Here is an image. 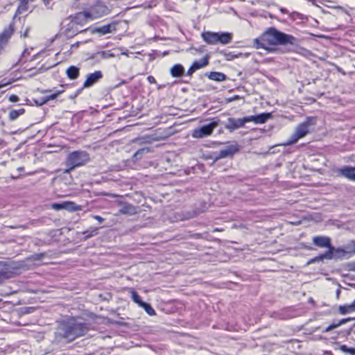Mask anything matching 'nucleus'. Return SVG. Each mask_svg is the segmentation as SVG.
Wrapping results in <instances>:
<instances>
[{"label": "nucleus", "instance_id": "obj_17", "mask_svg": "<svg viewBox=\"0 0 355 355\" xmlns=\"http://www.w3.org/2000/svg\"><path fill=\"white\" fill-rule=\"evenodd\" d=\"M239 148L237 146H230L226 148L221 150L218 154L215 157V161L222 158L232 157L236 153L239 152Z\"/></svg>", "mask_w": 355, "mask_h": 355}, {"label": "nucleus", "instance_id": "obj_32", "mask_svg": "<svg viewBox=\"0 0 355 355\" xmlns=\"http://www.w3.org/2000/svg\"><path fill=\"white\" fill-rule=\"evenodd\" d=\"M340 349L345 353L355 355V348L348 347L347 345H343L340 347Z\"/></svg>", "mask_w": 355, "mask_h": 355}, {"label": "nucleus", "instance_id": "obj_15", "mask_svg": "<svg viewBox=\"0 0 355 355\" xmlns=\"http://www.w3.org/2000/svg\"><path fill=\"white\" fill-rule=\"evenodd\" d=\"M102 78L103 73L99 70L95 71L94 73L88 74L85 81L83 83V87L87 88L92 86Z\"/></svg>", "mask_w": 355, "mask_h": 355}, {"label": "nucleus", "instance_id": "obj_33", "mask_svg": "<svg viewBox=\"0 0 355 355\" xmlns=\"http://www.w3.org/2000/svg\"><path fill=\"white\" fill-rule=\"evenodd\" d=\"M24 112V109H21L19 110H12L10 112V118L12 120L17 119L19 115Z\"/></svg>", "mask_w": 355, "mask_h": 355}, {"label": "nucleus", "instance_id": "obj_25", "mask_svg": "<svg viewBox=\"0 0 355 355\" xmlns=\"http://www.w3.org/2000/svg\"><path fill=\"white\" fill-rule=\"evenodd\" d=\"M207 77L209 79L217 82H223L227 79V76L219 71H211L207 75Z\"/></svg>", "mask_w": 355, "mask_h": 355}, {"label": "nucleus", "instance_id": "obj_42", "mask_svg": "<svg viewBox=\"0 0 355 355\" xmlns=\"http://www.w3.org/2000/svg\"><path fill=\"white\" fill-rule=\"evenodd\" d=\"M5 47L3 46H2V44H0V54L2 53V52L3 51Z\"/></svg>", "mask_w": 355, "mask_h": 355}, {"label": "nucleus", "instance_id": "obj_2", "mask_svg": "<svg viewBox=\"0 0 355 355\" xmlns=\"http://www.w3.org/2000/svg\"><path fill=\"white\" fill-rule=\"evenodd\" d=\"M89 329L87 323L80 322L76 317H69L60 321L58 327V336L67 342L85 336Z\"/></svg>", "mask_w": 355, "mask_h": 355}, {"label": "nucleus", "instance_id": "obj_41", "mask_svg": "<svg viewBox=\"0 0 355 355\" xmlns=\"http://www.w3.org/2000/svg\"><path fill=\"white\" fill-rule=\"evenodd\" d=\"M148 81L150 83H155V79L153 76H148Z\"/></svg>", "mask_w": 355, "mask_h": 355}, {"label": "nucleus", "instance_id": "obj_39", "mask_svg": "<svg viewBox=\"0 0 355 355\" xmlns=\"http://www.w3.org/2000/svg\"><path fill=\"white\" fill-rule=\"evenodd\" d=\"M93 218L95 220H96L98 222H99L100 223H103L105 220L103 217H101V216H98V215L93 216Z\"/></svg>", "mask_w": 355, "mask_h": 355}, {"label": "nucleus", "instance_id": "obj_43", "mask_svg": "<svg viewBox=\"0 0 355 355\" xmlns=\"http://www.w3.org/2000/svg\"><path fill=\"white\" fill-rule=\"evenodd\" d=\"M166 137V136H160V137H159V138H158V139H165Z\"/></svg>", "mask_w": 355, "mask_h": 355}, {"label": "nucleus", "instance_id": "obj_35", "mask_svg": "<svg viewBox=\"0 0 355 355\" xmlns=\"http://www.w3.org/2000/svg\"><path fill=\"white\" fill-rule=\"evenodd\" d=\"M149 151L148 148H141L139 150H137L135 154L134 155V157L136 159L140 158V155L144 153H148Z\"/></svg>", "mask_w": 355, "mask_h": 355}, {"label": "nucleus", "instance_id": "obj_18", "mask_svg": "<svg viewBox=\"0 0 355 355\" xmlns=\"http://www.w3.org/2000/svg\"><path fill=\"white\" fill-rule=\"evenodd\" d=\"M312 241L313 245L318 248H327L330 246V244H331L330 238L325 236H313Z\"/></svg>", "mask_w": 355, "mask_h": 355}, {"label": "nucleus", "instance_id": "obj_8", "mask_svg": "<svg viewBox=\"0 0 355 355\" xmlns=\"http://www.w3.org/2000/svg\"><path fill=\"white\" fill-rule=\"evenodd\" d=\"M128 290L130 294L132 301L135 303H136L139 307L143 308L150 316L156 315V312L152 306L148 303L143 302L141 297L133 288H128Z\"/></svg>", "mask_w": 355, "mask_h": 355}, {"label": "nucleus", "instance_id": "obj_31", "mask_svg": "<svg viewBox=\"0 0 355 355\" xmlns=\"http://www.w3.org/2000/svg\"><path fill=\"white\" fill-rule=\"evenodd\" d=\"M98 227H94L91 230H87V231L83 232V234L84 235H85V239H89L90 237H92V236L96 235L98 234Z\"/></svg>", "mask_w": 355, "mask_h": 355}, {"label": "nucleus", "instance_id": "obj_40", "mask_svg": "<svg viewBox=\"0 0 355 355\" xmlns=\"http://www.w3.org/2000/svg\"><path fill=\"white\" fill-rule=\"evenodd\" d=\"M60 94V92L58 93H55V94H51L50 96H48L47 99L48 100H53V99H55V98H57L58 95Z\"/></svg>", "mask_w": 355, "mask_h": 355}, {"label": "nucleus", "instance_id": "obj_1", "mask_svg": "<svg viewBox=\"0 0 355 355\" xmlns=\"http://www.w3.org/2000/svg\"><path fill=\"white\" fill-rule=\"evenodd\" d=\"M297 39L292 35L282 33L271 27L263 32L259 37L254 40L257 49H268L276 45H294Z\"/></svg>", "mask_w": 355, "mask_h": 355}, {"label": "nucleus", "instance_id": "obj_26", "mask_svg": "<svg viewBox=\"0 0 355 355\" xmlns=\"http://www.w3.org/2000/svg\"><path fill=\"white\" fill-rule=\"evenodd\" d=\"M184 73V67L180 64L173 65L171 69V74L173 77H181Z\"/></svg>", "mask_w": 355, "mask_h": 355}, {"label": "nucleus", "instance_id": "obj_21", "mask_svg": "<svg viewBox=\"0 0 355 355\" xmlns=\"http://www.w3.org/2000/svg\"><path fill=\"white\" fill-rule=\"evenodd\" d=\"M19 5L16 9L15 17L21 15L28 10V3L34 2L35 0H18Z\"/></svg>", "mask_w": 355, "mask_h": 355}, {"label": "nucleus", "instance_id": "obj_7", "mask_svg": "<svg viewBox=\"0 0 355 355\" xmlns=\"http://www.w3.org/2000/svg\"><path fill=\"white\" fill-rule=\"evenodd\" d=\"M211 123L193 130L192 136L194 138H202L212 134L214 130L218 125L219 120L211 119Z\"/></svg>", "mask_w": 355, "mask_h": 355}, {"label": "nucleus", "instance_id": "obj_6", "mask_svg": "<svg viewBox=\"0 0 355 355\" xmlns=\"http://www.w3.org/2000/svg\"><path fill=\"white\" fill-rule=\"evenodd\" d=\"M89 159L87 153L84 151H73L69 154L66 165L68 168L65 170V173H69L76 167L85 164Z\"/></svg>", "mask_w": 355, "mask_h": 355}, {"label": "nucleus", "instance_id": "obj_10", "mask_svg": "<svg viewBox=\"0 0 355 355\" xmlns=\"http://www.w3.org/2000/svg\"><path fill=\"white\" fill-rule=\"evenodd\" d=\"M119 22L117 21H112L110 24L103 25L101 26L95 27L92 30V33H98L101 35H105L109 33H115L118 30Z\"/></svg>", "mask_w": 355, "mask_h": 355}, {"label": "nucleus", "instance_id": "obj_12", "mask_svg": "<svg viewBox=\"0 0 355 355\" xmlns=\"http://www.w3.org/2000/svg\"><path fill=\"white\" fill-rule=\"evenodd\" d=\"M15 31V21H12L8 27L5 28L1 33H0V44L4 47L7 46L11 37Z\"/></svg>", "mask_w": 355, "mask_h": 355}, {"label": "nucleus", "instance_id": "obj_14", "mask_svg": "<svg viewBox=\"0 0 355 355\" xmlns=\"http://www.w3.org/2000/svg\"><path fill=\"white\" fill-rule=\"evenodd\" d=\"M209 64V56L206 55L200 60L194 61L187 70V75L191 76L197 70L200 69Z\"/></svg>", "mask_w": 355, "mask_h": 355}, {"label": "nucleus", "instance_id": "obj_4", "mask_svg": "<svg viewBox=\"0 0 355 355\" xmlns=\"http://www.w3.org/2000/svg\"><path fill=\"white\" fill-rule=\"evenodd\" d=\"M272 118L271 112H263L257 115H252L243 119L229 118L227 129L232 132L234 130L243 128L246 123L253 122L255 124H263Z\"/></svg>", "mask_w": 355, "mask_h": 355}, {"label": "nucleus", "instance_id": "obj_36", "mask_svg": "<svg viewBox=\"0 0 355 355\" xmlns=\"http://www.w3.org/2000/svg\"><path fill=\"white\" fill-rule=\"evenodd\" d=\"M12 82L4 78L0 81V89L10 85Z\"/></svg>", "mask_w": 355, "mask_h": 355}, {"label": "nucleus", "instance_id": "obj_37", "mask_svg": "<svg viewBox=\"0 0 355 355\" xmlns=\"http://www.w3.org/2000/svg\"><path fill=\"white\" fill-rule=\"evenodd\" d=\"M30 29L31 28L29 27H27V28H26V29L24 31H21L20 32L21 37L26 38V37H28Z\"/></svg>", "mask_w": 355, "mask_h": 355}, {"label": "nucleus", "instance_id": "obj_3", "mask_svg": "<svg viewBox=\"0 0 355 355\" xmlns=\"http://www.w3.org/2000/svg\"><path fill=\"white\" fill-rule=\"evenodd\" d=\"M83 9L92 21L108 15L111 10L102 0H80Z\"/></svg>", "mask_w": 355, "mask_h": 355}, {"label": "nucleus", "instance_id": "obj_22", "mask_svg": "<svg viewBox=\"0 0 355 355\" xmlns=\"http://www.w3.org/2000/svg\"><path fill=\"white\" fill-rule=\"evenodd\" d=\"M66 75L69 79L76 80L80 76V69L74 65H71L67 69Z\"/></svg>", "mask_w": 355, "mask_h": 355}, {"label": "nucleus", "instance_id": "obj_5", "mask_svg": "<svg viewBox=\"0 0 355 355\" xmlns=\"http://www.w3.org/2000/svg\"><path fill=\"white\" fill-rule=\"evenodd\" d=\"M317 122L316 116H308L301 123H300L295 132L290 137L289 139L286 142V146H290L295 144L300 139L304 137L310 132L311 127L315 125Z\"/></svg>", "mask_w": 355, "mask_h": 355}, {"label": "nucleus", "instance_id": "obj_23", "mask_svg": "<svg viewBox=\"0 0 355 355\" xmlns=\"http://www.w3.org/2000/svg\"><path fill=\"white\" fill-rule=\"evenodd\" d=\"M233 35L231 33L221 32L218 33V43L221 44H227L232 40Z\"/></svg>", "mask_w": 355, "mask_h": 355}, {"label": "nucleus", "instance_id": "obj_19", "mask_svg": "<svg viewBox=\"0 0 355 355\" xmlns=\"http://www.w3.org/2000/svg\"><path fill=\"white\" fill-rule=\"evenodd\" d=\"M120 205L119 214H129L133 215L137 214V208L132 204L128 202H120L119 203Z\"/></svg>", "mask_w": 355, "mask_h": 355}, {"label": "nucleus", "instance_id": "obj_34", "mask_svg": "<svg viewBox=\"0 0 355 355\" xmlns=\"http://www.w3.org/2000/svg\"><path fill=\"white\" fill-rule=\"evenodd\" d=\"M42 3L46 7L47 9H52L54 4L53 0H42Z\"/></svg>", "mask_w": 355, "mask_h": 355}, {"label": "nucleus", "instance_id": "obj_30", "mask_svg": "<svg viewBox=\"0 0 355 355\" xmlns=\"http://www.w3.org/2000/svg\"><path fill=\"white\" fill-rule=\"evenodd\" d=\"M327 248L328 250L322 255V257L327 259H335V247L330 244V246Z\"/></svg>", "mask_w": 355, "mask_h": 355}, {"label": "nucleus", "instance_id": "obj_11", "mask_svg": "<svg viewBox=\"0 0 355 355\" xmlns=\"http://www.w3.org/2000/svg\"><path fill=\"white\" fill-rule=\"evenodd\" d=\"M69 19H71L73 22L76 23V24L78 26V27L81 28H85V26L89 22L92 21L84 10L83 11L71 15L69 17Z\"/></svg>", "mask_w": 355, "mask_h": 355}, {"label": "nucleus", "instance_id": "obj_24", "mask_svg": "<svg viewBox=\"0 0 355 355\" xmlns=\"http://www.w3.org/2000/svg\"><path fill=\"white\" fill-rule=\"evenodd\" d=\"M338 311L342 315L355 312V300L350 304H343L338 306Z\"/></svg>", "mask_w": 355, "mask_h": 355}, {"label": "nucleus", "instance_id": "obj_13", "mask_svg": "<svg viewBox=\"0 0 355 355\" xmlns=\"http://www.w3.org/2000/svg\"><path fill=\"white\" fill-rule=\"evenodd\" d=\"M52 209L56 211H59L61 209H67L71 211H79L81 209L80 205H76L73 202L66 201L62 203H53L51 205Z\"/></svg>", "mask_w": 355, "mask_h": 355}, {"label": "nucleus", "instance_id": "obj_29", "mask_svg": "<svg viewBox=\"0 0 355 355\" xmlns=\"http://www.w3.org/2000/svg\"><path fill=\"white\" fill-rule=\"evenodd\" d=\"M349 320H350L349 318L342 319L338 322L333 323V324H330L329 326H328L327 327H326V329L324 330V332H329V331L337 328L338 327L345 324V322H347V321H349Z\"/></svg>", "mask_w": 355, "mask_h": 355}, {"label": "nucleus", "instance_id": "obj_38", "mask_svg": "<svg viewBox=\"0 0 355 355\" xmlns=\"http://www.w3.org/2000/svg\"><path fill=\"white\" fill-rule=\"evenodd\" d=\"M8 99H9V101H10V102H12V103H16V102H17V101L19 100V98L18 96H17V95H16V94H12V95H10V96H9V98H8Z\"/></svg>", "mask_w": 355, "mask_h": 355}, {"label": "nucleus", "instance_id": "obj_9", "mask_svg": "<svg viewBox=\"0 0 355 355\" xmlns=\"http://www.w3.org/2000/svg\"><path fill=\"white\" fill-rule=\"evenodd\" d=\"M69 22L64 27L63 34L65 37L68 38H72L79 33H82L86 32L87 28H81L78 27L75 22H73L71 19H67Z\"/></svg>", "mask_w": 355, "mask_h": 355}, {"label": "nucleus", "instance_id": "obj_16", "mask_svg": "<svg viewBox=\"0 0 355 355\" xmlns=\"http://www.w3.org/2000/svg\"><path fill=\"white\" fill-rule=\"evenodd\" d=\"M337 172L340 176L355 182V167L345 166L338 168Z\"/></svg>", "mask_w": 355, "mask_h": 355}, {"label": "nucleus", "instance_id": "obj_27", "mask_svg": "<svg viewBox=\"0 0 355 355\" xmlns=\"http://www.w3.org/2000/svg\"><path fill=\"white\" fill-rule=\"evenodd\" d=\"M335 259H349L346 251L342 248H335Z\"/></svg>", "mask_w": 355, "mask_h": 355}, {"label": "nucleus", "instance_id": "obj_28", "mask_svg": "<svg viewBox=\"0 0 355 355\" xmlns=\"http://www.w3.org/2000/svg\"><path fill=\"white\" fill-rule=\"evenodd\" d=\"M344 249L346 251V253L349 258L352 257L354 254H355V241H351L345 248Z\"/></svg>", "mask_w": 355, "mask_h": 355}, {"label": "nucleus", "instance_id": "obj_20", "mask_svg": "<svg viewBox=\"0 0 355 355\" xmlns=\"http://www.w3.org/2000/svg\"><path fill=\"white\" fill-rule=\"evenodd\" d=\"M203 40L208 44H216L218 43V33L207 31L202 33Z\"/></svg>", "mask_w": 355, "mask_h": 355}]
</instances>
